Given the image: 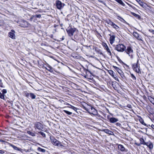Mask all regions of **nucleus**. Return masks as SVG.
Instances as JSON below:
<instances>
[{
	"label": "nucleus",
	"mask_w": 154,
	"mask_h": 154,
	"mask_svg": "<svg viewBox=\"0 0 154 154\" xmlns=\"http://www.w3.org/2000/svg\"><path fill=\"white\" fill-rule=\"evenodd\" d=\"M51 142L54 146H56L62 148L64 146L58 140H57L53 137H50Z\"/></svg>",
	"instance_id": "f257e3e1"
},
{
	"label": "nucleus",
	"mask_w": 154,
	"mask_h": 154,
	"mask_svg": "<svg viewBox=\"0 0 154 154\" xmlns=\"http://www.w3.org/2000/svg\"><path fill=\"white\" fill-rule=\"evenodd\" d=\"M138 60L137 61L136 63H134L132 65V68L134 71L137 73H140V64L138 63Z\"/></svg>",
	"instance_id": "f03ea898"
},
{
	"label": "nucleus",
	"mask_w": 154,
	"mask_h": 154,
	"mask_svg": "<svg viewBox=\"0 0 154 154\" xmlns=\"http://www.w3.org/2000/svg\"><path fill=\"white\" fill-rule=\"evenodd\" d=\"M126 47L122 44H119L117 45L115 47V49L118 52H123L125 50Z\"/></svg>",
	"instance_id": "7ed1b4c3"
},
{
	"label": "nucleus",
	"mask_w": 154,
	"mask_h": 154,
	"mask_svg": "<svg viewBox=\"0 0 154 154\" xmlns=\"http://www.w3.org/2000/svg\"><path fill=\"white\" fill-rule=\"evenodd\" d=\"M76 29L71 26H69L66 29V31L69 36L71 37L73 35V33L75 32Z\"/></svg>",
	"instance_id": "20e7f679"
},
{
	"label": "nucleus",
	"mask_w": 154,
	"mask_h": 154,
	"mask_svg": "<svg viewBox=\"0 0 154 154\" xmlns=\"http://www.w3.org/2000/svg\"><path fill=\"white\" fill-rule=\"evenodd\" d=\"M125 51V52L128 55L131 59H133L134 55L133 51L131 47H128L127 49Z\"/></svg>",
	"instance_id": "39448f33"
},
{
	"label": "nucleus",
	"mask_w": 154,
	"mask_h": 154,
	"mask_svg": "<svg viewBox=\"0 0 154 154\" xmlns=\"http://www.w3.org/2000/svg\"><path fill=\"white\" fill-rule=\"evenodd\" d=\"M34 127L35 129H37L41 131H42L43 129L42 125L39 122H37L35 123Z\"/></svg>",
	"instance_id": "423d86ee"
},
{
	"label": "nucleus",
	"mask_w": 154,
	"mask_h": 154,
	"mask_svg": "<svg viewBox=\"0 0 154 154\" xmlns=\"http://www.w3.org/2000/svg\"><path fill=\"white\" fill-rule=\"evenodd\" d=\"M107 23L109 25L111 26L112 27L115 29L116 30H118L119 29V27L118 26L116 25L114 23L109 20L107 22Z\"/></svg>",
	"instance_id": "0eeeda50"
},
{
	"label": "nucleus",
	"mask_w": 154,
	"mask_h": 154,
	"mask_svg": "<svg viewBox=\"0 0 154 154\" xmlns=\"http://www.w3.org/2000/svg\"><path fill=\"white\" fill-rule=\"evenodd\" d=\"M89 109H90L91 111V112H90V111H88V113L90 114H92L94 115H96L97 114V110L94 108L93 107L89 106Z\"/></svg>",
	"instance_id": "6e6552de"
},
{
	"label": "nucleus",
	"mask_w": 154,
	"mask_h": 154,
	"mask_svg": "<svg viewBox=\"0 0 154 154\" xmlns=\"http://www.w3.org/2000/svg\"><path fill=\"white\" fill-rule=\"evenodd\" d=\"M56 4L57 8L58 9H61L63 6V4L59 0H57L56 1Z\"/></svg>",
	"instance_id": "1a4fd4ad"
},
{
	"label": "nucleus",
	"mask_w": 154,
	"mask_h": 154,
	"mask_svg": "<svg viewBox=\"0 0 154 154\" xmlns=\"http://www.w3.org/2000/svg\"><path fill=\"white\" fill-rule=\"evenodd\" d=\"M20 26L23 27H27L28 25V23L26 21L22 20L20 22Z\"/></svg>",
	"instance_id": "9d476101"
},
{
	"label": "nucleus",
	"mask_w": 154,
	"mask_h": 154,
	"mask_svg": "<svg viewBox=\"0 0 154 154\" xmlns=\"http://www.w3.org/2000/svg\"><path fill=\"white\" fill-rule=\"evenodd\" d=\"M103 46L104 47L105 49L106 50L108 54H109V55L110 56H111L112 55V53L110 50L108 46H107V44L106 43H104L103 45Z\"/></svg>",
	"instance_id": "9b49d317"
},
{
	"label": "nucleus",
	"mask_w": 154,
	"mask_h": 154,
	"mask_svg": "<svg viewBox=\"0 0 154 154\" xmlns=\"http://www.w3.org/2000/svg\"><path fill=\"white\" fill-rule=\"evenodd\" d=\"M133 35L138 40H142V37L137 32H134L133 33Z\"/></svg>",
	"instance_id": "f8f14e48"
},
{
	"label": "nucleus",
	"mask_w": 154,
	"mask_h": 154,
	"mask_svg": "<svg viewBox=\"0 0 154 154\" xmlns=\"http://www.w3.org/2000/svg\"><path fill=\"white\" fill-rule=\"evenodd\" d=\"M26 95L27 97H30L32 99H35L36 97V95L33 93H27Z\"/></svg>",
	"instance_id": "ddd939ff"
},
{
	"label": "nucleus",
	"mask_w": 154,
	"mask_h": 154,
	"mask_svg": "<svg viewBox=\"0 0 154 154\" xmlns=\"http://www.w3.org/2000/svg\"><path fill=\"white\" fill-rule=\"evenodd\" d=\"M15 32V31L14 30H11V32H9L8 33L9 37L13 39H15V37L14 34Z\"/></svg>",
	"instance_id": "4468645a"
},
{
	"label": "nucleus",
	"mask_w": 154,
	"mask_h": 154,
	"mask_svg": "<svg viewBox=\"0 0 154 154\" xmlns=\"http://www.w3.org/2000/svg\"><path fill=\"white\" fill-rule=\"evenodd\" d=\"M145 145L148 147L150 149H152L153 148V145L152 143L150 141L146 142Z\"/></svg>",
	"instance_id": "2eb2a0df"
},
{
	"label": "nucleus",
	"mask_w": 154,
	"mask_h": 154,
	"mask_svg": "<svg viewBox=\"0 0 154 154\" xmlns=\"http://www.w3.org/2000/svg\"><path fill=\"white\" fill-rule=\"evenodd\" d=\"M89 106H88V105L86 103H85L84 104H82V107L83 108V109L88 112V108L89 107Z\"/></svg>",
	"instance_id": "dca6fc26"
},
{
	"label": "nucleus",
	"mask_w": 154,
	"mask_h": 154,
	"mask_svg": "<svg viewBox=\"0 0 154 154\" xmlns=\"http://www.w3.org/2000/svg\"><path fill=\"white\" fill-rule=\"evenodd\" d=\"M109 35L110 36L109 39L110 43L111 45H112L115 41V36L114 35Z\"/></svg>",
	"instance_id": "f3484780"
},
{
	"label": "nucleus",
	"mask_w": 154,
	"mask_h": 154,
	"mask_svg": "<svg viewBox=\"0 0 154 154\" xmlns=\"http://www.w3.org/2000/svg\"><path fill=\"white\" fill-rule=\"evenodd\" d=\"M109 121L111 123H114L119 121L118 119L114 117L111 118L109 119Z\"/></svg>",
	"instance_id": "a211bd4d"
},
{
	"label": "nucleus",
	"mask_w": 154,
	"mask_h": 154,
	"mask_svg": "<svg viewBox=\"0 0 154 154\" xmlns=\"http://www.w3.org/2000/svg\"><path fill=\"white\" fill-rule=\"evenodd\" d=\"M118 149L121 150V151L123 152L125 151L127 152V150L125 149V148L124 146L121 144H119L118 146Z\"/></svg>",
	"instance_id": "6ab92c4d"
},
{
	"label": "nucleus",
	"mask_w": 154,
	"mask_h": 154,
	"mask_svg": "<svg viewBox=\"0 0 154 154\" xmlns=\"http://www.w3.org/2000/svg\"><path fill=\"white\" fill-rule=\"evenodd\" d=\"M9 145L10 146H11L15 150L20 151L21 150V149L18 148L11 143H9Z\"/></svg>",
	"instance_id": "aec40b11"
},
{
	"label": "nucleus",
	"mask_w": 154,
	"mask_h": 154,
	"mask_svg": "<svg viewBox=\"0 0 154 154\" xmlns=\"http://www.w3.org/2000/svg\"><path fill=\"white\" fill-rule=\"evenodd\" d=\"M116 16L118 17L117 18L120 20L121 22H123V23H126V21L121 17L119 16V15L117 14Z\"/></svg>",
	"instance_id": "412c9836"
},
{
	"label": "nucleus",
	"mask_w": 154,
	"mask_h": 154,
	"mask_svg": "<svg viewBox=\"0 0 154 154\" xmlns=\"http://www.w3.org/2000/svg\"><path fill=\"white\" fill-rule=\"evenodd\" d=\"M131 13L132 15L135 17L137 19H140V16L139 15L132 12H131Z\"/></svg>",
	"instance_id": "4be33fe9"
},
{
	"label": "nucleus",
	"mask_w": 154,
	"mask_h": 154,
	"mask_svg": "<svg viewBox=\"0 0 154 154\" xmlns=\"http://www.w3.org/2000/svg\"><path fill=\"white\" fill-rule=\"evenodd\" d=\"M37 150L39 152H42V153H45V152H46L45 149L40 147H38L37 149Z\"/></svg>",
	"instance_id": "5701e85b"
},
{
	"label": "nucleus",
	"mask_w": 154,
	"mask_h": 154,
	"mask_svg": "<svg viewBox=\"0 0 154 154\" xmlns=\"http://www.w3.org/2000/svg\"><path fill=\"white\" fill-rule=\"evenodd\" d=\"M148 99L154 105V99L151 97L149 96L148 97Z\"/></svg>",
	"instance_id": "b1692460"
},
{
	"label": "nucleus",
	"mask_w": 154,
	"mask_h": 154,
	"mask_svg": "<svg viewBox=\"0 0 154 154\" xmlns=\"http://www.w3.org/2000/svg\"><path fill=\"white\" fill-rule=\"evenodd\" d=\"M140 122L143 125H145V126L148 127V125L147 124H146L144 122V121L143 120V119H140Z\"/></svg>",
	"instance_id": "393cba45"
},
{
	"label": "nucleus",
	"mask_w": 154,
	"mask_h": 154,
	"mask_svg": "<svg viewBox=\"0 0 154 154\" xmlns=\"http://www.w3.org/2000/svg\"><path fill=\"white\" fill-rule=\"evenodd\" d=\"M116 1L120 5H122V6H125V4L121 0H116Z\"/></svg>",
	"instance_id": "a878e982"
},
{
	"label": "nucleus",
	"mask_w": 154,
	"mask_h": 154,
	"mask_svg": "<svg viewBox=\"0 0 154 154\" xmlns=\"http://www.w3.org/2000/svg\"><path fill=\"white\" fill-rule=\"evenodd\" d=\"M140 143L141 144H143L144 145H145L146 142H145L143 138H141L140 140Z\"/></svg>",
	"instance_id": "bb28decb"
},
{
	"label": "nucleus",
	"mask_w": 154,
	"mask_h": 154,
	"mask_svg": "<svg viewBox=\"0 0 154 154\" xmlns=\"http://www.w3.org/2000/svg\"><path fill=\"white\" fill-rule=\"evenodd\" d=\"M41 17V14H36L35 15L33 16V17L35 19L37 18H40Z\"/></svg>",
	"instance_id": "cd10ccee"
},
{
	"label": "nucleus",
	"mask_w": 154,
	"mask_h": 154,
	"mask_svg": "<svg viewBox=\"0 0 154 154\" xmlns=\"http://www.w3.org/2000/svg\"><path fill=\"white\" fill-rule=\"evenodd\" d=\"M68 105H69L70 106L69 107V108L73 109V110H74V111H76V110L77 109L75 107L68 104Z\"/></svg>",
	"instance_id": "c85d7f7f"
},
{
	"label": "nucleus",
	"mask_w": 154,
	"mask_h": 154,
	"mask_svg": "<svg viewBox=\"0 0 154 154\" xmlns=\"http://www.w3.org/2000/svg\"><path fill=\"white\" fill-rule=\"evenodd\" d=\"M139 4L143 8H145L146 7L144 3H143L142 2H141L139 3Z\"/></svg>",
	"instance_id": "c756f323"
},
{
	"label": "nucleus",
	"mask_w": 154,
	"mask_h": 154,
	"mask_svg": "<svg viewBox=\"0 0 154 154\" xmlns=\"http://www.w3.org/2000/svg\"><path fill=\"white\" fill-rule=\"evenodd\" d=\"M47 66L48 68H49L50 69H48L47 68H46V69H47L49 71L51 72V70L52 69V67L48 64H47Z\"/></svg>",
	"instance_id": "7c9ffc66"
},
{
	"label": "nucleus",
	"mask_w": 154,
	"mask_h": 154,
	"mask_svg": "<svg viewBox=\"0 0 154 154\" xmlns=\"http://www.w3.org/2000/svg\"><path fill=\"white\" fill-rule=\"evenodd\" d=\"M27 133L28 134L32 136H35V133H33L30 131H27Z\"/></svg>",
	"instance_id": "2f4dec72"
},
{
	"label": "nucleus",
	"mask_w": 154,
	"mask_h": 154,
	"mask_svg": "<svg viewBox=\"0 0 154 154\" xmlns=\"http://www.w3.org/2000/svg\"><path fill=\"white\" fill-rule=\"evenodd\" d=\"M0 98L2 99L5 100V95H2V93L1 92H0Z\"/></svg>",
	"instance_id": "473e14b6"
},
{
	"label": "nucleus",
	"mask_w": 154,
	"mask_h": 154,
	"mask_svg": "<svg viewBox=\"0 0 154 154\" xmlns=\"http://www.w3.org/2000/svg\"><path fill=\"white\" fill-rule=\"evenodd\" d=\"M63 111L65 112L67 114L69 115H71L72 114V112H69L68 111L66 110H64Z\"/></svg>",
	"instance_id": "72a5a7b5"
},
{
	"label": "nucleus",
	"mask_w": 154,
	"mask_h": 154,
	"mask_svg": "<svg viewBox=\"0 0 154 154\" xmlns=\"http://www.w3.org/2000/svg\"><path fill=\"white\" fill-rule=\"evenodd\" d=\"M114 67L119 73H120L122 72V71L119 68L116 66H115Z\"/></svg>",
	"instance_id": "f704fd0d"
},
{
	"label": "nucleus",
	"mask_w": 154,
	"mask_h": 154,
	"mask_svg": "<svg viewBox=\"0 0 154 154\" xmlns=\"http://www.w3.org/2000/svg\"><path fill=\"white\" fill-rule=\"evenodd\" d=\"M131 77L134 80H135L136 79V77L132 73H131Z\"/></svg>",
	"instance_id": "c9c22d12"
},
{
	"label": "nucleus",
	"mask_w": 154,
	"mask_h": 154,
	"mask_svg": "<svg viewBox=\"0 0 154 154\" xmlns=\"http://www.w3.org/2000/svg\"><path fill=\"white\" fill-rule=\"evenodd\" d=\"M38 133L40 134L43 137H46L45 134V133L44 132H42V131H40V132H38Z\"/></svg>",
	"instance_id": "e433bc0d"
},
{
	"label": "nucleus",
	"mask_w": 154,
	"mask_h": 154,
	"mask_svg": "<svg viewBox=\"0 0 154 154\" xmlns=\"http://www.w3.org/2000/svg\"><path fill=\"white\" fill-rule=\"evenodd\" d=\"M2 95H4V94H6L7 93V91L6 89H3L2 90Z\"/></svg>",
	"instance_id": "4c0bfd02"
},
{
	"label": "nucleus",
	"mask_w": 154,
	"mask_h": 154,
	"mask_svg": "<svg viewBox=\"0 0 154 154\" xmlns=\"http://www.w3.org/2000/svg\"><path fill=\"white\" fill-rule=\"evenodd\" d=\"M3 24V20H0V26H2Z\"/></svg>",
	"instance_id": "58836bf2"
},
{
	"label": "nucleus",
	"mask_w": 154,
	"mask_h": 154,
	"mask_svg": "<svg viewBox=\"0 0 154 154\" xmlns=\"http://www.w3.org/2000/svg\"><path fill=\"white\" fill-rule=\"evenodd\" d=\"M149 31L151 32H152L153 34H154V30L152 29L149 30Z\"/></svg>",
	"instance_id": "ea45409f"
},
{
	"label": "nucleus",
	"mask_w": 154,
	"mask_h": 154,
	"mask_svg": "<svg viewBox=\"0 0 154 154\" xmlns=\"http://www.w3.org/2000/svg\"><path fill=\"white\" fill-rule=\"evenodd\" d=\"M85 70L86 74H87V72H88L89 73H90L91 74V72L90 71H89L88 70L85 69Z\"/></svg>",
	"instance_id": "a19ab883"
},
{
	"label": "nucleus",
	"mask_w": 154,
	"mask_h": 154,
	"mask_svg": "<svg viewBox=\"0 0 154 154\" xmlns=\"http://www.w3.org/2000/svg\"><path fill=\"white\" fill-rule=\"evenodd\" d=\"M4 151L3 150H0V153L3 154L4 153Z\"/></svg>",
	"instance_id": "79ce46f5"
},
{
	"label": "nucleus",
	"mask_w": 154,
	"mask_h": 154,
	"mask_svg": "<svg viewBox=\"0 0 154 154\" xmlns=\"http://www.w3.org/2000/svg\"><path fill=\"white\" fill-rule=\"evenodd\" d=\"M151 127L152 129H154V125H153V124H152L151 125Z\"/></svg>",
	"instance_id": "37998d69"
},
{
	"label": "nucleus",
	"mask_w": 154,
	"mask_h": 154,
	"mask_svg": "<svg viewBox=\"0 0 154 154\" xmlns=\"http://www.w3.org/2000/svg\"><path fill=\"white\" fill-rule=\"evenodd\" d=\"M74 37L75 39L77 40L78 39L77 36L76 35H74Z\"/></svg>",
	"instance_id": "c03bdc74"
},
{
	"label": "nucleus",
	"mask_w": 154,
	"mask_h": 154,
	"mask_svg": "<svg viewBox=\"0 0 154 154\" xmlns=\"http://www.w3.org/2000/svg\"><path fill=\"white\" fill-rule=\"evenodd\" d=\"M113 72L112 70H110L109 72V73L110 74H113Z\"/></svg>",
	"instance_id": "a18cd8bd"
},
{
	"label": "nucleus",
	"mask_w": 154,
	"mask_h": 154,
	"mask_svg": "<svg viewBox=\"0 0 154 154\" xmlns=\"http://www.w3.org/2000/svg\"><path fill=\"white\" fill-rule=\"evenodd\" d=\"M136 1L137 2H138L139 4V3H140L141 2V1L140 0H136Z\"/></svg>",
	"instance_id": "49530a36"
},
{
	"label": "nucleus",
	"mask_w": 154,
	"mask_h": 154,
	"mask_svg": "<svg viewBox=\"0 0 154 154\" xmlns=\"http://www.w3.org/2000/svg\"><path fill=\"white\" fill-rule=\"evenodd\" d=\"M106 133H109V132H111V131H109V130H106Z\"/></svg>",
	"instance_id": "de8ad7c7"
},
{
	"label": "nucleus",
	"mask_w": 154,
	"mask_h": 154,
	"mask_svg": "<svg viewBox=\"0 0 154 154\" xmlns=\"http://www.w3.org/2000/svg\"><path fill=\"white\" fill-rule=\"evenodd\" d=\"M99 53L100 55H103V53L101 51L99 52Z\"/></svg>",
	"instance_id": "09e8293b"
},
{
	"label": "nucleus",
	"mask_w": 154,
	"mask_h": 154,
	"mask_svg": "<svg viewBox=\"0 0 154 154\" xmlns=\"http://www.w3.org/2000/svg\"><path fill=\"white\" fill-rule=\"evenodd\" d=\"M0 142H5V141L2 140H0Z\"/></svg>",
	"instance_id": "8fccbe9b"
},
{
	"label": "nucleus",
	"mask_w": 154,
	"mask_h": 154,
	"mask_svg": "<svg viewBox=\"0 0 154 154\" xmlns=\"http://www.w3.org/2000/svg\"><path fill=\"white\" fill-rule=\"evenodd\" d=\"M48 152L47 151L45 152V153H41V154H48Z\"/></svg>",
	"instance_id": "3c124183"
},
{
	"label": "nucleus",
	"mask_w": 154,
	"mask_h": 154,
	"mask_svg": "<svg viewBox=\"0 0 154 154\" xmlns=\"http://www.w3.org/2000/svg\"><path fill=\"white\" fill-rule=\"evenodd\" d=\"M148 125V127H149V126L151 127V125Z\"/></svg>",
	"instance_id": "603ef678"
},
{
	"label": "nucleus",
	"mask_w": 154,
	"mask_h": 154,
	"mask_svg": "<svg viewBox=\"0 0 154 154\" xmlns=\"http://www.w3.org/2000/svg\"><path fill=\"white\" fill-rule=\"evenodd\" d=\"M85 77L86 78H87V75H85Z\"/></svg>",
	"instance_id": "864d4df0"
},
{
	"label": "nucleus",
	"mask_w": 154,
	"mask_h": 154,
	"mask_svg": "<svg viewBox=\"0 0 154 154\" xmlns=\"http://www.w3.org/2000/svg\"><path fill=\"white\" fill-rule=\"evenodd\" d=\"M37 153V154H41V153Z\"/></svg>",
	"instance_id": "5fc2aeb1"
},
{
	"label": "nucleus",
	"mask_w": 154,
	"mask_h": 154,
	"mask_svg": "<svg viewBox=\"0 0 154 154\" xmlns=\"http://www.w3.org/2000/svg\"><path fill=\"white\" fill-rule=\"evenodd\" d=\"M137 145H138V146H140V144H137Z\"/></svg>",
	"instance_id": "6e6d98bb"
},
{
	"label": "nucleus",
	"mask_w": 154,
	"mask_h": 154,
	"mask_svg": "<svg viewBox=\"0 0 154 154\" xmlns=\"http://www.w3.org/2000/svg\"><path fill=\"white\" fill-rule=\"evenodd\" d=\"M119 124H120L119 123H117V125H119Z\"/></svg>",
	"instance_id": "4d7b16f0"
}]
</instances>
